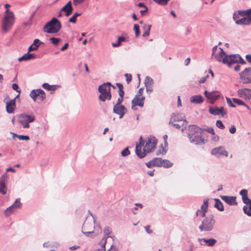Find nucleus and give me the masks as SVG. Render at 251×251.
I'll return each instance as SVG.
<instances>
[{"label":"nucleus","mask_w":251,"mask_h":251,"mask_svg":"<svg viewBox=\"0 0 251 251\" xmlns=\"http://www.w3.org/2000/svg\"><path fill=\"white\" fill-rule=\"evenodd\" d=\"M232 101L234 103L239 105H245V103L243 101L237 98H233Z\"/></svg>","instance_id":"nucleus-45"},{"label":"nucleus","mask_w":251,"mask_h":251,"mask_svg":"<svg viewBox=\"0 0 251 251\" xmlns=\"http://www.w3.org/2000/svg\"><path fill=\"white\" fill-rule=\"evenodd\" d=\"M132 108L135 105H138L141 107L144 106V102L140 101L139 97L135 96V97L132 100Z\"/></svg>","instance_id":"nucleus-27"},{"label":"nucleus","mask_w":251,"mask_h":251,"mask_svg":"<svg viewBox=\"0 0 251 251\" xmlns=\"http://www.w3.org/2000/svg\"><path fill=\"white\" fill-rule=\"evenodd\" d=\"M222 200L230 205H234L237 204L236 201V197L233 196H221Z\"/></svg>","instance_id":"nucleus-19"},{"label":"nucleus","mask_w":251,"mask_h":251,"mask_svg":"<svg viewBox=\"0 0 251 251\" xmlns=\"http://www.w3.org/2000/svg\"><path fill=\"white\" fill-rule=\"evenodd\" d=\"M126 108L123 105H114L113 111L114 113L119 115V118L121 119L125 114Z\"/></svg>","instance_id":"nucleus-16"},{"label":"nucleus","mask_w":251,"mask_h":251,"mask_svg":"<svg viewBox=\"0 0 251 251\" xmlns=\"http://www.w3.org/2000/svg\"><path fill=\"white\" fill-rule=\"evenodd\" d=\"M240 195L242 196L243 202L247 201L249 199L248 197V190L247 189H242L240 191Z\"/></svg>","instance_id":"nucleus-30"},{"label":"nucleus","mask_w":251,"mask_h":251,"mask_svg":"<svg viewBox=\"0 0 251 251\" xmlns=\"http://www.w3.org/2000/svg\"><path fill=\"white\" fill-rule=\"evenodd\" d=\"M216 223L214 216L212 214L205 217L199 226L201 231H211L213 230Z\"/></svg>","instance_id":"nucleus-7"},{"label":"nucleus","mask_w":251,"mask_h":251,"mask_svg":"<svg viewBox=\"0 0 251 251\" xmlns=\"http://www.w3.org/2000/svg\"><path fill=\"white\" fill-rule=\"evenodd\" d=\"M203 98L201 95H194L190 98V101L192 103L199 104L202 102Z\"/></svg>","instance_id":"nucleus-25"},{"label":"nucleus","mask_w":251,"mask_h":251,"mask_svg":"<svg viewBox=\"0 0 251 251\" xmlns=\"http://www.w3.org/2000/svg\"><path fill=\"white\" fill-rule=\"evenodd\" d=\"M246 10H238L234 12L233 15V19L236 23V21L240 20L241 17L245 16L246 12Z\"/></svg>","instance_id":"nucleus-24"},{"label":"nucleus","mask_w":251,"mask_h":251,"mask_svg":"<svg viewBox=\"0 0 251 251\" xmlns=\"http://www.w3.org/2000/svg\"><path fill=\"white\" fill-rule=\"evenodd\" d=\"M15 210V209L14 208H13L12 205H11L6 208V209L4 211V214L6 217H8L11 215Z\"/></svg>","instance_id":"nucleus-37"},{"label":"nucleus","mask_w":251,"mask_h":251,"mask_svg":"<svg viewBox=\"0 0 251 251\" xmlns=\"http://www.w3.org/2000/svg\"><path fill=\"white\" fill-rule=\"evenodd\" d=\"M93 228L92 224L89 226L88 223L85 222L82 227V232L86 236H90V235L94 233V231L92 230Z\"/></svg>","instance_id":"nucleus-18"},{"label":"nucleus","mask_w":251,"mask_h":251,"mask_svg":"<svg viewBox=\"0 0 251 251\" xmlns=\"http://www.w3.org/2000/svg\"><path fill=\"white\" fill-rule=\"evenodd\" d=\"M29 96L34 101H36L37 99L42 101L46 97L45 92L41 89L32 90L29 94Z\"/></svg>","instance_id":"nucleus-10"},{"label":"nucleus","mask_w":251,"mask_h":251,"mask_svg":"<svg viewBox=\"0 0 251 251\" xmlns=\"http://www.w3.org/2000/svg\"><path fill=\"white\" fill-rule=\"evenodd\" d=\"M61 28V22L57 18L53 17L43 27V31L48 33H56Z\"/></svg>","instance_id":"nucleus-5"},{"label":"nucleus","mask_w":251,"mask_h":251,"mask_svg":"<svg viewBox=\"0 0 251 251\" xmlns=\"http://www.w3.org/2000/svg\"><path fill=\"white\" fill-rule=\"evenodd\" d=\"M110 82L104 83L100 85L98 87V91L100 93L99 96V99L102 101H105L106 100H110L111 99V94L110 93Z\"/></svg>","instance_id":"nucleus-6"},{"label":"nucleus","mask_w":251,"mask_h":251,"mask_svg":"<svg viewBox=\"0 0 251 251\" xmlns=\"http://www.w3.org/2000/svg\"><path fill=\"white\" fill-rule=\"evenodd\" d=\"M145 229L147 232L148 233H151L152 232V231L151 229H150V226L149 225L145 226Z\"/></svg>","instance_id":"nucleus-62"},{"label":"nucleus","mask_w":251,"mask_h":251,"mask_svg":"<svg viewBox=\"0 0 251 251\" xmlns=\"http://www.w3.org/2000/svg\"><path fill=\"white\" fill-rule=\"evenodd\" d=\"M25 61H27L32 59H35L36 57V55L35 53H29L28 51L27 53L24 55Z\"/></svg>","instance_id":"nucleus-34"},{"label":"nucleus","mask_w":251,"mask_h":251,"mask_svg":"<svg viewBox=\"0 0 251 251\" xmlns=\"http://www.w3.org/2000/svg\"><path fill=\"white\" fill-rule=\"evenodd\" d=\"M237 94L240 98L250 99L251 98V89L248 88L239 89Z\"/></svg>","instance_id":"nucleus-15"},{"label":"nucleus","mask_w":251,"mask_h":251,"mask_svg":"<svg viewBox=\"0 0 251 251\" xmlns=\"http://www.w3.org/2000/svg\"><path fill=\"white\" fill-rule=\"evenodd\" d=\"M10 134L12 135L13 139L17 137L20 140L28 141L29 140V137L27 135H18L13 132H10Z\"/></svg>","instance_id":"nucleus-28"},{"label":"nucleus","mask_w":251,"mask_h":251,"mask_svg":"<svg viewBox=\"0 0 251 251\" xmlns=\"http://www.w3.org/2000/svg\"><path fill=\"white\" fill-rule=\"evenodd\" d=\"M239 83L243 84L251 83V67H247L239 74Z\"/></svg>","instance_id":"nucleus-9"},{"label":"nucleus","mask_w":251,"mask_h":251,"mask_svg":"<svg viewBox=\"0 0 251 251\" xmlns=\"http://www.w3.org/2000/svg\"><path fill=\"white\" fill-rule=\"evenodd\" d=\"M93 228H94L95 229L94 234H95V235H97L99 233H100L101 232V228L99 224L93 226Z\"/></svg>","instance_id":"nucleus-43"},{"label":"nucleus","mask_w":251,"mask_h":251,"mask_svg":"<svg viewBox=\"0 0 251 251\" xmlns=\"http://www.w3.org/2000/svg\"><path fill=\"white\" fill-rule=\"evenodd\" d=\"M42 44L43 42L40 41L39 39H35L33 41V43L28 48V52L36 50L39 48V47Z\"/></svg>","instance_id":"nucleus-23"},{"label":"nucleus","mask_w":251,"mask_h":251,"mask_svg":"<svg viewBox=\"0 0 251 251\" xmlns=\"http://www.w3.org/2000/svg\"><path fill=\"white\" fill-rule=\"evenodd\" d=\"M226 100L227 104L230 107H236V105L235 104H234V103L232 102L233 101H232V100L230 98H229L228 97H226Z\"/></svg>","instance_id":"nucleus-49"},{"label":"nucleus","mask_w":251,"mask_h":251,"mask_svg":"<svg viewBox=\"0 0 251 251\" xmlns=\"http://www.w3.org/2000/svg\"><path fill=\"white\" fill-rule=\"evenodd\" d=\"M85 0H73V4L74 5L77 6V5L83 3Z\"/></svg>","instance_id":"nucleus-55"},{"label":"nucleus","mask_w":251,"mask_h":251,"mask_svg":"<svg viewBox=\"0 0 251 251\" xmlns=\"http://www.w3.org/2000/svg\"><path fill=\"white\" fill-rule=\"evenodd\" d=\"M209 111L210 114L213 115H220V111L219 110L218 107H211L209 109Z\"/></svg>","instance_id":"nucleus-31"},{"label":"nucleus","mask_w":251,"mask_h":251,"mask_svg":"<svg viewBox=\"0 0 251 251\" xmlns=\"http://www.w3.org/2000/svg\"><path fill=\"white\" fill-rule=\"evenodd\" d=\"M125 76L126 78V80L127 83H129L132 80V75L130 74H126Z\"/></svg>","instance_id":"nucleus-53"},{"label":"nucleus","mask_w":251,"mask_h":251,"mask_svg":"<svg viewBox=\"0 0 251 251\" xmlns=\"http://www.w3.org/2000/svg\"><path fill=\"white\" fill-rule=\"evenodd\" d=\"M208 207V199H206L204 200L203 203L201 207V211H207V209Z\"/></svg>","instance_id":"nucleus-41"},{"label":"nucleus","mask_w":251,"mask_h":251,"mask_svg":"<svg viewBox=\"0 0 251 251\" xmlns=\"http://www.w3.org/2000/svg\"><path fill=\"white\" fill-rule=\"evenodd\" d=\"M188 137L191 143L195 145L204 144V139L202 137V131L196 125H190L188 127Z\"/></svg>","instance_id":"nucleus-3"},{"label":"nucleus","mask_w":251,"mask_h":251,"mask_svg":"<svg viewBox=\"0 0 251 251\" xmlns=\"http://www.w3.org/2000/svg\"><path fill=\"white\" fill-rule=\"evenodd\" d=\"M12 89L15 90L16 92L19 93H20L21 90L19 88L18 85L17 83H13L12 85Z\"/></svg>","instance_id":"nucleus-51"},{"label":"nucleus","mask_w":251,"mask_h":251,"mask_svg":"<svg viewBox=\"0 0 251 251\" xmlns=\"http://www.w3.org/2000/svg\"><path fill=\"white\" fill-rule=\"evenodd\" d=\"M81 15V13H78L77 12H75L74 14V15H73V16L69 19V22L70 23L75 24L76 21V17L80 16Z\"/></svg>","instance_id":"nucleus-40"},{"label":"nucleus","mask_w":251,"mask_h":251,"mask_svg":"<svg viewBox=\"0 0 251 251\" xmlns=\"http://www.w3.org/2000/svg\"><path fill=\"white\" fill-rule=\"evenodd\" d=\"M229 131L232 134L235 133L236 131L235 126H232L229 128Z\"/></svg>","instance_id":"nucleus-58"},{"label":"nucleus","mask_w":251,"mask_h":251,"mask_svg":"<svg viewBox=\"0 0 251 251\" xmlns=\"http://www.w3.org/2000/svg\"><path fill=\"white\" fill-rule=\"evenodd\" d=\"M147 167L149 168H151V167L154 166L153 160H151L146 163Z\"/></svg>","instance_id":"nucleus-57"},{"label":"nucleus","mask_w":251,"mask_h":251,"mask_svg":"<svg viewBox=\"0 0 251 251\" xmlns=\"http://www.w3.org/2000/svg\"><path fill=\"white\" fill-rule=\"evenodd\" d=\"M184 118V116L182 113H173L171 115L169 124H172V122H176L183 121V124L182 125V126H184L185 128L187 122L186 120H183Z\"/></svg>","instance_id":"nucleus-12"},{"label":"nucleus","mask_w":251,"mask_h":251,"mask_svg":"<svg viewBox=\"0 0 251 251\" xmlns=\"http://www.w3.org/2000/svg\"><path fill=\"white\" fill-rule=\"evenodd\" d=\"M14 208L15 210L17 209L20 208L22 206V203L20 201V199H17L14 203L11 205Z\"/></svg>","instance_id":"nucleus-38"},{"label":"nucleus","mask_w":251,"mask_h":251,"mask_svg":"<svg viewBox=\"0 0 251 251\" xmlns=\"http://www.w3.org/2000/svg\"><path fill=\"white\" fill-rule=\"evenodd\" d=\"M134 30L135 32L136 37H138L140 34V31L139 30V26L137 24L134 25Z\"/></svg>","instance_id":"nucleus-46"},{"label":"nucleus","mask_w":251,"mask_h":251,"mask_svg":"<svg viewBox=\"0 0 251 251\" xmlns=\"http://www.w3.org/2000/svg\"><path fill=\"white\" fill-rule=\"evenodd\" d=\"M169 125L171 126L175 127V128H176L177 129H180V127H181L180 125H179L178 124L174 123V122H172V124H169Z\"/></svg>","instance_id":"nucleus-60"},{"label":"nucleus","mask_w":251,"mask_h":251,"mask_svg":"<svg viewBox=\"0 0 251 251\" xmlns=\"http://www.w3.org/2000/svg\"><path fill=\"white\" fill-rule=\"evenodd\" d=\"M211 154L217 157H220L221 155L228 156V152L222 146L218 147L213 149L211 151Z\"/></svg>","instance_id":"nucleus-14"},{"label":"nucleus","mask_w":251,"mask_h":251,"mask_svg":"<svg viewBox=\"0 0 251 251\" xmlns=\"http://www.w3.org/2000/svg\"><path fill=\"white\" fill-rule=\"evenodd\" d=\"M153 0L155 2H156L157 3L159 4L164 5L167 4L168 2L170 0Z\"/></svg>","instance_id":"nucleus-48"},{"label":"nucleus","mask_w":251,"mask_h":251,"mask_svg":"<svg viewBox=\"0 0 251 251\" xmlns=\"http://www.w3.org/2000/svg\"><path fill=\"white\" fill-rule=\"evenodd\" d=\"M151 25H145L144 26V28L145 29H146V31L143 33V36L145 37L147 36H148L150 35L151 28Z\"/></svg>","instance_id":"nucleus-33"},{"label":"nucleus","mask_w":251,"mask_h":251,"mask_svg":"<svg viewBox=\"0 0 251 251\" xmlns=\"http://www.w3.org/2000/svg\"><path fill=\"white\" fill-rule=\"evenodd\" d=\"M116 85L118 86L119 88V96L124 97V88L122 84L120 83H117Z\"/></svg>","instance_id":"nucleus-39"},{"label":"nucleus","mask_w":251,"mask_h":251,"mask_svg":"<svg viewBox=\"0 0 251 251\" xmlns=\"http://www.w3.org/2000/svg\"><path fill=\"white\" fill-rule=\"evenodd\" d=\"M146 91L147 93H151L153 90V86H146Z\"/></svg>","instance_id":"nucleus-56"},{"label":"nucleus","mask_w":251,"mask_h":251,"mask_svg":"<svg viewBox=\"0 0 251 251\" xmlns=\"http://www.w3.org/2000/svg\"><path fill=\"white\" fill-rule=\"evenodd\" d=\"M130 153V152L129 151L128 148L127 147L121 152V155L123 157H126L129 155Z\"/></svg>","instance_id":"nucleus-47"},{"label":"nucleus","mask_w":251,"mask_h":251,"mask_svg":"<svg viewBox=\"0 0 251 251\" xmlns=\"http://www.w3.org/2000/svg\"><path fill=\"white\" fill-rule=\"evenodd\" d=\"M16 108V102L15 99H13L6 102V110L8 113H13Z\"/></svg>","instance_id":"nucleus-21"},{"label":"nucleus","mask_w":251,"mask_h":251,"mask_svg":"<svg viewBox=\"0 0 251 251\" xmlns=\"http://www.w3.org/2000/svg\"><path fill=\"white\" fill-rule=\"evenodd\" d=\"M214 200L215 201L214 205L215 207L220 211H223L224 210V207L223 203L218 199H215Z\"/></svg>","instance_id":"nucleus-29"},{"label":"nucleus","mask_w":251,"mask_h":251,"mask_svg":"<svg viewBox=\"0 0 251 251\" xmlns=\"http://www.w3.org/2000/svg\"><path fill=\"white\" fill-rule=\"evenodd\" d=\"M123 97H124L119 96V98L118 99L117 103L115 105H121V103L123 101Z\"/></svg>","instance_id":"nucleus-59"},{"label":"nucleus","mask_w":251,"mask_h":251,"mask_svg":"<svg viewBox=\"0 0 251 251\" xmlns=\"http://www.w3.org/2000/svg\"><path fill=\"white\" fill-rule=\"evenodd\" d=\"M216 126L218 127H219V128L222 129L225 128V126L223 124L222 122L220 120H218L216 122Z\"/></svg>","instance_id":"nucleus-50"},{"label":"nucleus","mask_w":251,"mask_h":251,"mask_svg":"<svg viewBox=\"0 0 251 251\" xmlns=\"http://www.w3.org/2000/svg\"><path fill=\"white\" fill-rule=\"evenodd\" d=\"M50 41L55 46H57L58 43L61 41V39L55 37H51L50 38Z\"/></svg>","instance_id":"nucleus-44"},{"label":"nucleus","mask_w":251,"mask_h":251,"mask_svg":"<svg viewBox=\"0 0 251 251\" xmlns=\"http://www.w3.org/2000/svg\"><path fill=\"white\" fill-rule=\"evenodd\" d=\"M73 6L71 1H69L61 9V12L64 11L65 12V15L67 17L70 16L73 12Z\"/></svg>","instance_id":"nucleus-20"},{"label":"nucleus","mask_w":251,"mask_h":251,"mask_svg":"<svg viewBox=\"0 0 251 251\" xmlns=\"http://www.w3.org/2000/svg\"><path fill=\"white\" fill-rule=\"evenodd\" d=\"M204 94L207 99H210L213 101L216 100L219 96L216 94V93L214 91L208 92L207 91H205Z\"/></svg>","instance_id":"nucleus-26"},{"label":"nucleus","mask_w":251,"mask_h":251,"mask_svg":"<svg viewBox=\"0 0 251 251\" xmlns=\"http://www.w3.org/2000/svg\"><path fill=\"white\" fill-rule=\"evenodd\" d=\"M206 131H207L208 132H209V133H211V134H213V135H214V134H215V131H214V129H213V128H212V127H208V128H207V129H206Z\"/></svg>","instance_id":"nucleus-61"},{"label":"nucleus","mask_w":251,"mask_h":251,"mask_svg":"<svg viewBox=\"0 0 251 251\" xmlns=\"http://www.w3.org/2000/svg\"><path fill=\"white\" fill-rule=\"evenodd\" d=\"M154 166L161 167L163 159L160 157H156L152 159Z\"/></svg>","instance_id":"nucleus-32"},{"label":"nucleus","mask_w":251,"mask_h":251,"mask_svg":"<svg viewBox=\"0 0 251 251\" xmlns=\"http://www.w3.org/2000/svg\"><path fill=\"white\" fill-rule=\"evenodd\" d=\"M111 229L109 226H106L104 228L103 233L105 236L107 237H110V234L111 233Z\"/></svg>","instance_id":"nucleus-42"},{"label":"nucleus","mask_w":251,"mask_h":251,"mask_svg":"<svg viewBox=\"0 0 251 251\" xmlns=\"http://www.w3.org/2000/svg\"><path fill=\"white\" fill-rule=\"evenodd\" d=\"M201 245H206L209 247H213L217 243V240L213 238L205 239V238H199L198 239Z\"/></svg>","instance_id":"nucleus-17"},{"label":"nucleus","mask_w":251,"mask_h":251,"mask_svg":"<svg viewBox=\"0 0 251 251\" xmlns=\"http://www.w3.org/2000/svg\"><path fill=\"white\" fill-rule=\"evenodd\" d=\"M139 140V144H137L136 146L135 153L139 158H142L146 155L147 153L151 152L154 149L157 141L154 137L151 136L148 137V139L146 141V144L144 147L143 151H142V145H144V141L142 137H140Z\"/></svg>","instance_id":"nucleus-2"},{"label":"nucleus","mask_w":251,"mask_h":251,"mask_svg":"<svg viewBox=\"0 0 251 251\" xmlns=\"http://www.w3.org/2000/svg\"><path fill=\"white\" fill-rule=\"evenodd\" d=\"M15 20L14 14L13 12L6 9L5 14L2 20L1 25L3 30L7 32L12 28Z\"/></svg>","instance_id":"nucleus-4"},{"label":"nucleus","mask_w":251,"mask_h":251,"mask_svg":"<svg viewBox=\"0 0 251 251\" xmlns=\"http://www.w3.org/2000/svg\"><path fill=\"white\" fill-rule=\"evenodd\" d=\"M245 16L240 20L236 21V24L238 25H250L251 24V8L246 10Z\"/></svg>","instance_id":"nucleus-11"},{"label":"nucleus","mask_w":251,"mask_h":251,"mask_svg":"<svg viewBox=\"0 0 251 251\" xmlns=\"http://www.w3.org/2000/svg\"><path fill=\"white\" fill-rule=\"evenodd\" d=\"M35 120L34 114H21L17 117L18 122L24 128H28L30 127L29 123L33 122Z\"/></svg>","instance_id":"nucleus-8"},{"label":"nucleus","mask_w":251,"mask_h":251,"mask_svg":"<svg viewBox=\"0 0 251 251\" xmlns=\"http://www.w3.org/2000/svg\"><path fill=\"white\" fill-rule=\"evenodd\" d=\"M144 82H145V86H153V79L151 77H150V76H148L146 77L145 80H144Z\"/></svg>","instance_id":"nucleus-36"},{"label":"nucleus","mask_w":251,"mask_h":251,"mask_svg":"<svg viewBox=\"0 0 251 251\" xmlns=\"http://www.w3.org/2000/svg\"><path fill=\"white\" fill-rule=\"evenodd\" d=\"M162 162V166H163V167H164L165 168H170L173 165V163L171 162L169 160H167V159H163Z\"/></svg>","instance_id":"nucleus-35"},{"label":"nucleus","mask_w":251,"mask_h":251,"mask_svg":"<svg viewBox=\"0 0 251 251\" xmlns=\"http://www.w3.org/2000/svg\"><path fill=\"white\" fill-rule=\"evenodd\" d=\"M243 202L246 204L243 208L244 213L248 216H251V200L248 199L247 201H245Z\"/></svg>","instance_id":"nucleus-22"},{"label":"nucleus","mask_w":251,"mask_h":251,"mask_svg":"<svg viewBox=\"0 0 251 251\" xmlns=\"http://www.w3.org/2000/svg\"><path fill=\"white\" fill-rule=\"evenodd\" d=\"M220 52L215 55V58L219 62H222L228 67L234 64L240 63L245 64V61L238 54L227 55L223 49L220 48Z\"/></svg>","instance_id":"nucleus-1"},{"label":"nucleus","mask_w":251,"mask_h":251,"mask_svg":"<svg viewBox=\"0 0 251 251\" xmlns=\"http://www.w3.org/2000/svg\"><path fill=\"white\" fill-rule=\"evenodd\" d=\"M219 110L220 111V115H221L223 117H224L225 115L226 114V112L225 110L224 107L219 108Z\"/></svg>","instance_id":"nucleus-54"},{"label":"nucleus","mask_w":251,"mask_h":251,"mask_svg":"<svg viewBox=\"0 0 251 251\" xmlns=\"http://www.w3.org/2000/svg\"><path fill=\"white\" fill-rule=\"evenodd\" d=\"M8 175L6 173L3 174L0 177V193L2 195H5L7 192V187L5 185V182L7 179Z\"/></svg>","instance_id":"nucleus-13"},{"label":"nucleus","mask_w":251,"mask_h":251,"mask_svg":"<svg viewBox=\"0 0 251 251\" xmlns=\"http://www.w3.org/2000/svg\"><path fill=\"white\" fill-rule=\"evenodd\" d=\"M245 58L247 62L251 64V54H247Z\"/></svg>","instance_id":"nucleus-63"},{"label":"nucleus","mask_w":251,"mask_h":251,"mask_svg":"<svg viewBox=\"0 0 251 251\" xmlns=\"http://www.w3.org/2000/svg\"><path fill=\"white\" fill-rule=\"evenodd\" d=\"M42 87L44 89L48 90V91H50L51 88H50V85L49 83H44L42 84Z\"/></svg>","instance_id":"nucleus-52"},{"label":"nucleus","mask_w":251,"mask_h":251,"mask_svg":"<svg viewBox=\"0 0 251 251\" xmlns=\"http://www.w3.org/2000/svg\"><path fill=\"white\" fill-rule=\"evenodd\" d=\"M118 40L120 42L122 43L126 41V38L124 36H119L118 38Z\"/></svg>","instance_id":"nucleus-64"}]
</instances>
